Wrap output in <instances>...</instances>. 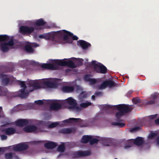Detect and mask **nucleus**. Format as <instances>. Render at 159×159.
Instances as JSON below:
<instances>
[{"instance_id":"nucleus-1","label":"nucleus","mask_w":159,"mask_h":159,"mask_svg":"<svg viewBox=\"0 0 159 159\" xmlns=\"http://www.w3.org/2000/svg\"><path fill=\"white\" fill-rule=\"evenodd\" d=\"M77 92L80 93L79 97V102L81 103L80 104V107L77 106L76 100L72 97H69L60 102V103L57 102L54 100H48L46 103L50 105V109L51 110H57L60 109L62 105H64L68 106L69 108L77 112L80 111L82 108H86L91 105L90 102L87 101H84V99L89 95L88 93L83 91V89L80 87H78Z\"/></svg>"},{"instance_id":"nucleus-2","label":"nucleus","mask_w":159,"mask_h":159,"mask_svg":"<svg viewBox=\"0 0 159 159\" xmlns=\"http://www.w3.org/2000/svg\"><path fill=\"white\" fill-rule=\"evenodd\" d=\"M60 80L56 78H48L43 79L39 80H31L25 84L23 81H20V84L23 88L19 92L18 96L24 98L27 97L29 93L28 91L25 90L26 88V84L29 85L30 92L42 87H46L51 88H56L59 84Z\"/></svg>"},{"instance_id":"nucleus-3","label":"nucleus","mask_w":159,"mask_h":159,"mask_svg":"<svg viewBox=\"0 0 159 159\" xmlns=\"http://www.w3.org/2000/svg\"><path fill=\"white\" fill-rule=\"evenodd\" d=\"M83 60L80 58H72L71 60H50L49 63L42 65L43 68L51 69H55L58 65L67 66L74 68L82 64Z\"/></svg>"},{"instance_id":"nucleus-4","label":"nucleus","mask_w":159,"mask_h":159,"mask_svg":"<svg viewBox=\"0 0 159 159\" xmlns=\"http://www.w3.org/2000/svg\"><path fill=\"white\" fill-rule=\"evenodd\" d=\"M57 37L59 38L63 37L64 40L66 42L69 43H72V39L77 40L78 39L77 36L75 35H73V34L65 30L44 33L40 35L39 36L40 39H45L55 38Z\"/></svg>"},{"instance_id":"nucleus-5","label":"nucleus","mask_w":159,"mask_h":159,"mask_svg":"<svg viewBox=\"0 0 159 159\" xmlns=\"http://www.w3.org/2000/svg\"><path fill=\"white\" fill-rule=\"evenodd\" d=\"M103 106L107 109H116L118 111L116 113V116L118 119L123 116L125 113L130 112L133 109L132 106L125 104H120L113 106L105 105Z\"/></svg>"},{"instance_id":"nucleus-6","label":"nucleus","mask_w":159,"mask_h":159,"mask_svg":"<svg viewBox=\"0 0 159 159\" xmlns=\"http://www.w3.org/2000/svg\"><path fill=\"white\" fill-rule=\"evenodd\" d=\"M10 39V37L7 35H0V48L3 52L7 51L10 46L14 44L13 40L10 39L7 43L2 41H7Z\"/></svg>"},{"instance_id":"nucleus-7","label":"nucleus","mask_w":159,"mask_h":159,"mask_svg":"<svg viewBox=\"0 0 159 159\" xmlns=\"http://www.w3.org/2000/svg\"><path fill=\"white\" fill-rule=\"evenodd\" d=\"M91 67L98 73L104 74L106 72L107 69L106 67L96 61H93L92 62Z\"/></svg>"},{"instance_id":"nucleus-8","label":"nucleus","mask_w":159,"mask_h":159,"mask_svg":"<svg viewBox=\"0 0 159 159\" xmlns=\"http://www.w3.org/2000/svg\"><path fill=\"white\" fill-rule=\"evenodd\" d=\"M81 119L79 118H70L68 119L65 120L63 121L53 122L49 124L48 127L50 128H52L58 125H64L65 123H69L73 122H76Z\"/></svg>"},{"instance_id":"nucleus-9","label":"nucleus","mask_w":159,"mask_h":159,"mask_svg":"<svg viewBox=\"0 0 159 159\" xmlns=\"http://www.w3.org/2000/svg\"><path fill=\"white\" fill-rule=\"evenodd\" d=\"M0 132H3L7 135H11L15 133L16 129L13 128H8L6 129L5 125H3L0 126Z\"/></svg>"},{"instance_id":"nucleus-10","label":"nucleus","mask_w":159,"mask_h":159,"mask_svg":"<svg viewBox=\"0 0 159 159\" xmlns=\"http://www.w3.org/2000/svg\"><path fill=\"white\" fill-rule=\"evenodd\" d=\"M26 132H35L38 133L43 132V131L37 128L34 125H29L25 127L23 129Z\"/></svg>"},{"instance_id":"nucleus-11","label":"nucleus","mask_w":159,"mask_h":159,"mask_svg":"<svg viewBox=\"0 0 159 159\" xmlns=\"http://www.w3.org/2000/svg\"><path fill=\"white\" fill-rule=\"evenodd\" d=\"M34 28L33 27L21 26L19 29L20 32L23 34H30L33 32Z\"/></svg>"},{"instance_id":"nucleus-12","label":"nucleus","mask_w":159,"mask_h":159,"mask_svg":"<svg viewBox=\"0 0 159 159\" xmlns=\"http://www.w3.org/2000/svg\"><path fill=\"white\" fill-rule=\"evenodd\" d=\"M28 148V145L25 143H20L15 145L13 148L14 151H20L27 149Z\"/></svg>"},{"instance_id":"nucleus-13","label":"nucleus","mask_w":159,"mask_h":159,"mask_svg":"<svg viewBox=\"0 0 159 159\" xmlns=\"http://www.w3.org/2000/svg\"><path fill=\"white\" fill-rule=\"evenodd\" d=\"M0 75L2 84L3 85L7 84L9 81L11 80V77L6 75L5 73H2L0 74Z\"/></svg>"},{"instance_id":"nucleus-14","label":"nucleus","mask_w":159,"mask_h":159,"mask_svg":"<svg viewBox=\"0 0 159 159\" xmlns=\"http://www.w3.org/2000/svg\"><path fill=\"white\" fill-rule=\"evenodd\" d=\"M29 24L30 25H34L35 27L37 29H40V28L38 27L39 26H42L44 25L45 22L44 20L42 19H39L36 20L30 21Z\"/></svg>"},{"instance_id":"nucleus-15","label":"nucleus","mask_w":159,"mask_h":159,"mask_svg":"<svg viewBox=\"0 0 159 159\" xmlns=\"http://www.w3.org/2000/svg\"><path fill=\"white\" fill-rule=\"evenodd\" d=\"M101 140L104 142H109L110 141V139L109 138H100L98 137L96 138H93L91 136V139L90 140L89 142L91 144H93L97 143Z\"/></svg>"},{"instance_id":"nucleus-16","label":"nucleus","mask_w":159,"mask_h":159,"mask_svg":"<svg viewBox=\"0 0 159 159\" xmlns=\"http://www.w3.org/2000/svg\"><path fill=\"white\" fill-rule=\"evenodd\" d=\"M39 45L36 43H28L25 47L26 51L30 53H32L34 52L33 47L39 46Z\"/></svg>"},{"instance_id":"nucleus-17","label":"nucleus","mask_w":159,"mask_h":159,"mask_svg":"<svg viewBox=\"0 0 159 159\" xmlns=\"http://www.w3.org/2000/svg\"><path fill=\"white\" fill-rule=\"evenodd\" d=\"M114 83L111 81H105L103 82L100 85L98 86V88L100 89H104L107 86L111 87L114 86Z\"/></svg>"},{"instance_id":"nucleus-18","label":"nucleus","mask_w":159,"mask_h":159,"mask_svg":"<svg viewBox=\"0 0 159 159\" xmlns=\"http://www.w3.org/2000/svg\"><path fill=\"white\" fill-rule=\"evenodd\" d=\"M3 96H5L7 98H10L11 96V93L8 92L7 89L2 88L0 89V97Z\"/></svg>"},{"instance_id":"nucleus-19","label":"nucleus","mask_w":159,"mask_h":159,"mask_svg":"<svg viewBox=\"0 0 159 159\" xmlns=\"http://www.w3.org/2000/svg\"><path fill=\"white\" fill-rule=\"evenodd\" d=\"M29 123V120L23 119H19L15 122V124L16 125L20 127L27 125Z\"/></svg>"},{"instance_id":"nucleus-20","label":"nucleus","mask_w":159,"mask_h":159,"mask_svg":"<svg viewBox=\"0 0 159 159\" xmlns=\"http://www.w3.org/2000/svg\"><path fill=\"white\" fill-rule=\"evenodd\" d=\"M84 79L85 80L89 82V84L91 85L97 84L98 82V80L91 78L88 75L85 76Z\"/></svg>"},{"instance_id":"nucleus-21","label":"nucleus","mask_w":159,"mask_h":159,"mask_svg":"<svg viewBox=\"0 0 159 159\" xmlns=\"http://www.w3.org/2000/svg\"><path fill=\"white\" fill-rule=\"evenodd\" d=\"M77 43L84 49L86 48L90 45L89 43L82 40H79L78 41Z\"/></svg>"},{"instance_id":"nucleus-22","label":"nucleus","mask_w":159,"mask_h":159,"mask_svg":"<svg viewBox=\"0 0 159 159\" xmlns=\"http://www.w3.org/2000/svg\"><path fill=\"white\" fill-rule=\"evenodd\" d=\"M74 89V87L72 86H63L61 89L65 93H69L72 92Z\"/></svg>"},{"instance_id":"nucleus-23","label":"nucleus","mask_w":159,"mask_h":159,"mask_svg":"<svg viewBox=\"0 0 159 159\" xmlns=\"http://www.w3.org/2000/svg\"><path fill=\"white\" fill-rule=\"evenodd\" d=\"M5 159H17L19 158L17 156H15L13 153L11 152L7 153L5 155Z\"/></svg>"},{"instance_id":"nucleus-24","label":"nucleus","mask_w":159,"mask_h":159,"mask_svg":"<svg viewBox=\"0 0 159 159\" xmlns=\"http://www.w3.org/2000/svg\"><path fill=\"white\" fill-rule=\"evenodd\" d=\"M57 146L56 143L52 142H48L45 144L44 147L47 148H53Z\"/></svg>"},{"instance_id":"nucleus-25","label":"nucleus","mask_w":159,"mask_h":159,"mask_svg":"<svg viewBox=\"0 0 159 159\" xmlns=\"http://www.w3.org/2000/svg\"><path fill=\"white\" fill-rule=\"evenodd\" d=\"M132 141L135 144L138 146H139L142 144L143 142V139L141 137H138L134 141L133 140Z\"/></svg>"},{"instance_id":"nucleus-26","label":"nucleus","mask_w":159,"mask_h":159,"mask_svg":"<svg viewBox=\"0 0 159 159\" xmlns=\"http://www.w3.org/2000/svg\"><path fill=\"white\" fill-rule=\"evenodd\" d=\"M90 154L89 151H79L77 152V157L86 156L89 155Z\"/></svg>"},{"instance_id":"nucleus-27","label":"nucleus","mask_w":159,"mask_h":159,"mask_svg":"<svg viewBox=\"0 0 159 159\" xmlns=\"http://www.w3.org/2000/svg\"><path fill=\"white\" fill-rule=\"evenodd\" d=\"M90 139H91V136L84 135L82 137L81 142L82 143H86L89 142Z\"/></svg>"},{"instance_id":"nucleus-28","label":"nucleus","mask_w":159,"mask_h":159,"mask_svg":"<svg viewBox=\"0 0 159 159\" xmlns=\"http://www.w3.org/2000/svg\"><path fill=\"white\" fill-rule=\"evenodd\" d=\"M72 130L70 128H63L59 131V133L65 134H70L72 132Z\"/></svg>"},{"instance_id":"nucleus-29","label":"nucleus","mask_w":159,"mask_h":159,"mask_svg":"<svg viewBox=\"0 0 159 159\" xmlns=\"http://www.w3.org/2000/svg\"><path fill=\"white\" fill-rule=\"evenodd\" d=\"M156 98L155 96H154L152 97V99H153L150 101L149 102H148L147 100H144L143 102V104L144 105H149L152 104L154 103L155 101L154 99Z\"/></svg>"},{"instance_id":"nucleus-30","label":"nucleus","mask_w":159,"mask_h":159,"mask_svg":"<svg viewBox=\"0 0 159 159\" xmlns=\"http://www.w3.org/2000/svg\"><path fill=\"white\" fill-rule=\"evenodd\" d=\"M113 124L115 125L118 126V127H123L125 125L124 123L119 122H114L113 123Z\"/></svg>"},{"instance_id":"nucleus-31","label":"nucleus","mask_w":159,"mask_h":159,"mask_svg":"<svg viewBox=\"0 0 159 159\" xmlns=\"http://www.w3.org/2000/svg\"><path fill=\"white\" fill-rule=\"evenodd\" d=\"M158 133L157 132L155 131V132H152L149 134L148 136V139H152Z\"/></svg>"},{"instance_id":"nucleus-32","label":"nucleus","mask_w":159,"mask_h":159,"mask_svg":"<svg viewBox=\"0 0 159 159\" xmlns=\"http://www.w3.org/2000/svg\"><path fill=\"white\" fill-rule=\"evenodd\" d=\"M65 147L64 145H61L58 148V151L61 152H63L65 150Z\"/></svg>"},{"instance_id":"nucleus-33","label":"nucleus","mask_w":159,"mask_h":159,"mask_svg":"<svg viewBox=\"0 0 159 159\" xmlns=\"http://www.w3.org/2000/svg\"><path fill=\"white\" fill-rule=\"evenodd\" d=\"M133 102L134 104H137L141 102L139 98H135L133 99Z\"/></svg>"},{"instance_id":"nucleus-34","label":"nucleus","mask_w":159,"mask_h":159,"mask_svg":"<svg viewBox=\"0 0 159 159\" xmlns=\"http://www.w3.org/2000/svg\"><path fill=\"white\" fill-rule=\"evenodd\" d=\"M140 128V127H135L133 128H131L130 129V131L131 132H133L134 131H137L139 130Z\"/></svg>"},{"instance_id":"nucleus-35","label":"nucleus","mask_w":159,"mask_h":159,"mask_svg":"<svg viewBox=\"0 0 159 159\" xmlns=\"http://www.w3.org/2000/svg\"><path fill=\"white\" fill-rule=\"evenodd\" d=\"M1 139L2 140H4L7 139V136L5 134H2L0 135Z\"/></svg>"},{"instance_id":"nucleus-36","label":"nucleus","mask_w":159,"mask_h":159,"mask_svg":"<svg viewBox=\"0 0 159 159\" xmlns=\"http://www.w3.org/2000/svg\"><path fill=\"white\" fill-rule=\"evenodd\" d=\"M35 102L38 104H43V101L41 100H39L35 101Z\"/></svg>"},{"instance_id":"nucleus-37","label":"nucleus","mask_w":159,"mask_h":159,"mask_svg":"<svg viewBox=\"0 0 159 159\" xmlns=\"http://www.w3.org/2000/svg\"><path fill=\"white\" fill-rule=\"evenodd\" d=\"M157 114L151 115L149 116V118L150 119H153L157 117Z\"/></svg>"},{"instance_id":"nucleus-38","label":"nucleus","mask_w":159,"mask_h":159,"mask_svg":"<svg viewBox=\"0 0 159 159\" xmlns=\"http://www.w3.org/2000/svg\"><path fill=\"white\" fill-rule=\"evenodd\" d=\"M155 123L156 125H159V118L155 120Z\"/></svg>"},{"instance_id":"nucleus-39","label":"nucleus","mask_w":159,"mask_h":159,"mask_svg":"<svg viewBox=\"0 0 159 159\" xmlns=\"http://www.w3.org/2000/svg\"><path fill=\"white\" fill-rule=\"evenodd\" d=\"M96 96H101L102 95V93L100 92H97L95 94Z\"/></svg>"},{"instance_id":"nucleus-40","label":"nucleus","mask_w":159,"mask_h":159,"mask_svg":"<svg viewBox=\"0 0 159 159\" xmlns=\"http://www.w3.org/2000/svg\"><path fill=\"white\" fill-rule=\"evenodd\" d=\"M157 144L159 145V137H158L156 140Z\"/></svg>"},{"instance_id":"nucleus-41","label":"nucleus","mask_w":159,"mask_h":159,"mask_svg":"<svg viewBox=\"0 0 159 159\" xmlns=\"http://www.w3.org/2000/svg\"><path fill=\"white\" fill-rule=\"evenodd\" d=\"M22 106L21 105H19L17 107L18 108L19 110H21V109H21L20 108V107H21V106Z\"/></svg>"},{"instance_id":"nucleus-42","label":"nucleus","mask_w":159,"mask_h":159,"mask_svg":"<svg viewBox=\"0 0 159 159\" xmlns=\"http://www.w3.org/2000/svg\"><path fill=\"white\" fill-rule=\"evenodd\" d=\"M29 105H30V106H31L30 107H29V108H31L32 107V106H33V105H34V104L33 103H30V104H29Z\"/></svg>"},{"instance_id":"nucleus-43","label":"nucleus","mask_w":159,"mask_h":159,"mask_svg":"<svg viewBox=\"0 0 159 159\" xmlns=\"http://www.w3.org/2000/svg\"><path fill=\"white\" fill-rule=\"evenodd\" d=\"M2 107H0V113H2Z\"/></svg>"},{"instance_id":"nucleus-44","label":"nucleus","mask_w":159,"mask_h":159,"mask_svg":"<svg viewBox=\"0 0 159 159\" xmlns=\"http://www.w3.org/2000/svg\"><path fill=\"white\" fill-rule=\"evenodd\" d=\"M95 95H93L92 96V99L93 100H94L95 99Z\"/></svg>"},{"instance_id":"nucleus-45","label":"nucleus","mask_w":159,"mask_h":159,"mask_svg":"<svg viewBox=\"0 0 159 159\" xmlns=\"http://www.w3.org/2000/svg\"><path fill=\"white\" fill-rule=\"evenodd\" d=\"M131 147V145H129V146H125V148H129V147Z\"/></svg>"},{"instance_id":"nucleus-46","label":"nucleus","mask_w":159,"mask_h":159,"mask_svg":"<svg viewBox=\"0 0 159 159\" xmlns=\"http://www.w3.org/2000/svg\"><path fill=\"white\" fill-rule=\"evenodd\" d=\"M131 93H132V91H129V94H130Z\"/></svg>"},{"instance_id":"nucleus-47","label":"nucleus","mask_w":159,"mask_h":159,"mask_svg":"<svg viewBox=\"0 0 159 159\" xmlns=\"http://www.w3.org/2000/svg\"><path fill=\"white\" fill-rule=\"evenodd\" d=\"M2 148H0V151H2Z\"/></svg>"},{"instance_id":"nucleus-48","label":"nucleus","mask_w":159,"mask_h":159,"mask_svg":"<svg viewBox=\"0 0 159 159\" xmlns=\"http://www.w3.org/2000/svg\"><path fill=\"white\" fill-rule=\"evenodd\" d=\"M17 159H20L19 158H17Z\"/></svg>"}]
</instances>
